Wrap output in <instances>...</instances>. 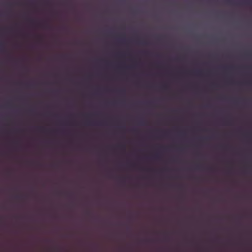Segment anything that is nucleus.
Masks as SVG:
<instances>
[{"label": "nucleus", "instance_id": "1", "mask_svg": "<svg viewBox=\"0 0 252 252\" xmlns=\"http://www.w3.org/2000/svg\"><path fill=\"white\" fill-rule=\"evenodd\" d=\"M177 188H178L179 189L182 190L184 188V186L182 185H180L178 186Z\"/></svg>", "mask_w": 252, "mask_h": 252}, {"label": "nucleus", "instance_id": "2", "mask_svg": "<svg viewBox=\"0 0 252 252\" xmlns=\"http://www.w3.org/2000/svg\"><path fill=\"white\" fill-rule=\"evenodd\" d=\"M121 181H122V183H124V180L123 179V180H122Z\"/></svg>", "mask_w": 252, "mask_h": 252}]
</instances>
